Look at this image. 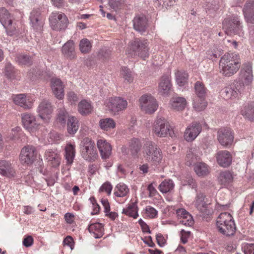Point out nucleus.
I'll return each instance as SVG.
<instances>
[{"label":"nucleus","mask_w":254,"mask_h":254,"mask_svg":"<svg viewBox=\"0 0 254 254\" xmlns=\"http://www.w3.org/2000/svg\"><path fill=\"white\" fill-rule=\"evenodd\" d=\"M127 54L131 57L138 56L145 60L149 56V48L147 42L136 38L130 42L127 50Z\"/></svg>","instance_id":"39448f33"},{"label":"nucleus","mask_w":254,"mask_h":254,"mask_svg":"<svg viewBox=\"0 0 254 254\" xmlns=\"http://www.w3.org/2000/svg\"><path fill=\"white\" fill-rule=\"evenodd\" d=\"M16 61L20 64L31 65L32 63L31 58L27 55L18 54L16 57Z\"/></svg>","instance_id":"49530a36"},{"label":"nucleus","mask_w":254,"mask_h":254,"mask_svg":"<svg viewBox=\"0 0 254 254\" xmlns=\"http://www.w3.org/2000/svg\"><path fill=\"white\" fill-rule=\"evenodd\" d=\"M240 72V78L244 85H249L253 80L252 64L250 63H246L242 65Z\"/></svg>","instance_id":"2eb2a0df"},{"label":"nucleus","mask_w":254,"mask_h":254,"mask_svg":"<svg viewBox=\"0 0 254 254\" xmlns=\"http://www.w3.org/2000/svg\"><path fill=\"white\" fill-rule=\"evenodd\" d=\"M140 106L142 110L146 113L152 114L158 108L156 100L151 95H143L139 100Z\"/></svg>","instance_id":"9d476101"},{"label":"nucleus","mask_w":254,"mask_h":254,"mask_svg":"<svg viewBox=\"0 0 254 254\" xmlns=\"http://www.w3.org/2000/svg\"><path fill=\"white\" fill-rule=\"evenodd\" d=\"M37 112L40 118L45 122L48 123L51 119V115L53 112L51 103L47 100H42L37 108Z\"/></svg>","instance_id":"f8f14e48"},{"label":"nucleus","mask_w":254,"mask_h":254,"mask_svg":"<svg viewBox=\"0 0 254 254\" xmlns=\"http://www.w3.org/2000/svg\"><path fill=\"white\" fill-rule=\"evenodd\" d=\"M61 139V136L55 131H51L47 136L48 143L58 142Z\"/></svg>","instance_id":"8fccbe9b"},{"label":"nucleus","mask_w":254,"mask_h":254,"mask_svg":"<svg viewBox=\"0 0 254 254\" xmlns=\"http://www.w3.org/2000/svg\"><path fill=\"white\" fill-rule=\"evenodd\" d=\"M243 11L247 22L254 23V0H248L244 5Z\"/></svg>","instance_id":"aec40b11"},{"label":"nucleus","mask_w":254,"mask_h":254,"mask_svg":"<svg viewBox=\"0 0 254 254\" xmlns=\"http://www.w3.org/2000/svg\"><path fill=\"white\" fill-rule=\"evenodd\" d=\"M153 130L155 134L160 137H165L168 134L171 137L175 136L173 128H154Z\"/></svg>","instance_id":"4c0bfd02"},{"label":"nucleus","mask_w":254,"mask_h":254,"mask_svg":"<svg viewBox=\"0 0 254 254\" xmlns=\"http://www.w3.org/2000/svg\"><path fill=\"white\" fill-rule=\"evenodd\" d=\"M218 179L221 185L226 186L233 182V177L231 172L225 171L219 174Z\"/></svg>","instance_id":"72a5a7b5"},{"label":"nucleus","mask_w":254,"mask_h":254,"mask_svg":"<svg viewBox=\"0 0 254 254\" xmlns=\"http://www.w3.org/2000/svg\"><path fill=\"white\" fill-rule=\"evenodd\" d=\"M195 96L193 99L192 105L196 111H201L206 108L207 102L205 100L207 89L201 81H197L194 83Z\"/></svg>","instance_id":"423d86ee"},{"label":"nucleus","mask_w":254,"mask_h":254,"mask_svg":"<svg viewBox=\"0 0 254 254\" xmlns=\"http://www.w3.org/2000/svg\"><path fill=\"white\" fill-rule=\"evenodd\" d=\"M30 22L34 29L41 31L43 25V19L41 13L38 10H33L30 17Z\"/></svg>","instance_id":"4be33fe9"},{"label":"nucleus","mask_w":254,"mask_h":254,"mask_svg":"<svg viewBox=\"0 0 254 254\" xmlns=\"http://www.w3.org/2000/svg\"><path fill=\"white\" fill-rule=\"evenodd\" d=\"M210 203L203 193L199 192L197 194L194 204L202 217L206 218L212 214V209L210 207Z\"/></svg>","instance_id":"6e6552de"},{"label":"nucleus","mask_w":254,"mask_h":254,"mask_svg":"<svg viewBox=\"0 0 254 254\" xmlns=\"http://www.w3.org/2000/svg\"><path fill=\"white\" fill-rule=\"evenodd\" d=\"M35 148L32 146L23 147L20 154V160L23 165L32 164L35 158Z\"/></svg>","instance_id":"4468645a"},{"label":"nucleus","mask_w":254,"mask_h":254,"mask_svg":"<svg viewBox=\"0 0 254 254\" xmlns=\"http://www.w3.org/2000/svg\"><path fill=\"white\" fill-rule=\"evenodd\" d=\"M5 73L9 78H13L15 76V70L13 66L10 63L6 64L5 67Z\"/></svg>","instance_id":"603ef678"},{"label":"nucleus","mask_w":254,"mask_h":254,"mask_svg":"<svg viewBox=\"0 0 254 254\" xmlns=\"http://www.w3.org/2000/svg\"><path fill=\"white\" fill-rule=\"evenodd\" d=\"M88 230L90 233L93 234L95 238H99L103 234V226L100 223H92L89 225Z\"/></svg>","instance_id":"2f4dec72"},{"label":"nucleus","mask_w":254,"mask_h":254,"mask_svg":"<svg viewBox=\"0 0 254 254\" xmlns=\"http://www.w3.org/2000/svg\"><path fill=\"white\" fill-rule=\"evenodd\" d=\"M223 29L227 35L240 34L242 26L238 17L232 16L225 18L223 21Z\"/></svg>","instance_id":"0eeeda50"},{"label":"nucleus","mask_w":254,"mask_h":254,"mask_svg":"<svg viewBox=\"0 0 254 254\" xmlns=\"http://www.w3.org/2000/svg\"><path fill=\"white\" fill-rule=\"evenodd\" d=\"M75 145L71 143H67L64 147L65 159L66 160V167L69 170L70 166L72 164L75 155Z\"/></svg>","instance_id":"5701e85b"},{"label":"nucleus","mask_w":254,"mask_h":254,"mask_svg":"<svg viewBox=\"0 0 254 254\" xmlns=\"http://www.w3.org/2000/svg\"><path fill=\"white\" fill-rule=\"evenodd\" d=\"M184 185H188L192 189L196 188V187L195 180L191 177H189L187 178L186 180H184Z\"/></svg>","instance_id":"338daca9"},{"label":"nucleus","mask_w":254,"mask_h":254,"mask_svg":"<svg viewBox=\"0 0 254 254\" xmlns=\"http://www.w3.org/2000/svg\"><path fill=\"white\" fill-rule=\"evenodd\" d=\"M75 216L72 213H66L64 214V220L67 223L71 224L74 222Z\"/></svg>","instance_id":"69168bd1"},{"label":"nucleus","mask_w":254,"mask_h":254,"mask_svg":"<svg viewBox=\"0 0 254 254\" xmlns=\"http://www.w3.org/2000/svg\"><path fill=\"white\" fill-rule=\"evenodd\" d=\"M171 108L177 111H181L185 109L187 101L185 98L181 97H173L170 100Z\"/></svg>","instance_id":"cd10ccee"},{"label":"nucleus","mask_w":254,"mask_h":254,"mask_svg":"<svg viewBox=\"0 0 254 254\" xmlns=\"http://www.w3.org/2000/svg\"><path fill=\"white\" fill-rule=\"evenodd\" d=\"M174 187V184L171 180H165L159 186L158 189L162 193L171 191Z\"/></svg>","instance_id":"a19ab883"},{"label":"nucleus","mask_w":254,"mask_h":254,"mask_svg":"<svg viewBox=\"0 0 254 254\" xmlns=\"http://www.w3.org/2000/svg\"><path fill=\"white\" fill-rule=\"evenodd\" d=\"M22 125L24 127H34L36 124L35 117L28 113H24L21 115Z\"/></svg>","instance_id":"e433bc0d"},{"label":"nucleus","mask_w":254,"mask_h":254,"mask_svg":"<svg viewBox=\"0 0 254 254\" xmlns=\"http://www.w3.org/2000/svg\"><path fill=\"white\" fill-rule=\"evenodd\" d=\"M176 214L178 217L180 219H190V214L184 208L177 209L176 210Z\"/></svg>","instance_id":"5fc2aeb1"},{"label":"nucleus","mask_w":254,"mask_h":254,"mask_svg":"<svg viewBox=\"0 0 254 254\" xmlns=\"http://www.w3.org/2000/svg\"><path fill=\"white\" fill-rule=\"evenodd\" d=\"M100 155L103 159H107L111 154L112 147L110 144L104 139H99L97 142Z\"/></svg>","instance_id":"6ab92c4d"},{"label":"nucleus","mask_w":254,"mask_h":254,"mask_svg":"<svg viewBox=\"0 0 254 254\" xmlns=\"http://www.w3.org/2000/svg\"><path fill=\"white\" fill-rule=\"evenodd\" d=\"M78 111L82 115L86 116L92 113L93 107L89 102L83 100L78 103Z\"/></svg>","instance_id":"7c9ffc66"},{"label":"nucleus","mask_w":254,"mask_h":254,"mask_svg":"<svg viewBox=\"0 0 254 254\" xmlns=\"http://www.w3.org/2000/svg\"><path fill=\"white\" fill-rule=\"evenodd\" d=\"M121 0H109V5L115 11L117 10L121 5Z\"/></svg>","instance_id":"e2e57ef3"},{"label":"nucleus","mask_w":254,"mask_h":254,"mask_svg":"<svg viewBox=\"0 0 254 254\" xmlns=\"http://www.w3.org/2000/svg\"><path fill=\"white\" fill-rule=\"evenodd\" d=\"M80 152L83 159L88 162H93L98 158L95 143L91 138L85 137L80 143Z\"/></svg>","instance_id":"20e7f679"},{"label":"nucleus","mask_w":254,"mask_h":254,"mask_svg":"<svg viewBox=\"0 0 254 254\" xmlns=\"http://www.w3.org/2000/svg\"><path fill=\"white\" fill-rule=\"evenodd\" d=\"M241 66L240 56L236 53H228L224 54L219 62L220 72L227 77L234 75Z\"/></svg>","instance_id":"f257e3e1"},{"label":"nucleus","mask_w":254,"mask_h":254,"mask_svg":"<svg viewBox=\"0 0 254 254\" xmlns=\"http://www.w3.org/2000/svg\"><path fill=\"white\" fill-rule=\"evenodd\" d=\"M100 127H115L116 123L112 118L103 119L99 121Z\"/></svg>","instance_id":"3c124183"},{"label":"nucleus","mask_w":254,"mask_h":254,"mask_svg":"<svg viewBox=\"0 0 254 254\" xmlns=\"http://www.w3.org/2000/svg\"><path fill=\"white\" fill-rule=\"evenodd\" d=\"M216 157L218 164L223 167H229L232 161V155L227 150L218 151L216 155Z\"/></svg>","instance_id":"f3484780"},{"label":"nucleus","mask_w":254,"mask_h":254,"mask_svg":"<svg viewBox=\"0 0 254 254\" xmlns=\"http://www.w3.org/2000/svg\"><path fill=\"white\" fill-rule=\"evenodd\" d=\"M127 105V101L119 97H111L106 103L108 110L115 115L126 109Z\"/></svg>","instance_id":"9b49d317"},{"label":"nucleus","mask_w":254,"mask_h":254,"mask_svg":"<svg viewBox=\"0 0 254 254\" xmlns=\"http://www.w3.org/2000/svg\"><path fill=\"white\" fill-rule=\"evenodd\" d=\"M242 115L250 121H254V102L247 104L241 111Z\"/></svg>","instance_id":"c756f323"},{"label":"nucleus","mask_w":254,"mask_h":254,"mask_svg":"<svg viewBox=\"0 0 254 254\" xmlns=\"http://www.w3.org/2000/svg\"><path fill=\"white\" fill-rule=\"evenodd\" d=\"M156 239L157 243L159 246L162 247L164 246L166 243V240L161 234H157L156 235Z\"/></svg>","instance_id":"774afa93"},{"label":"nucleus","mask_w":254,"mask_h":254,"mask_svg":"<svg viewBox=\"0 0 254 254\" xmlns=\"http://www.w3.org/2000/svg\"><path fill=\"white\" fill-rule=\"evenodd\" d=\"M51 88L55 96L61 100L64 98V85L62 81L57 78L51 79Z\"/></svg>","instance_id":"a211bd4d"},{"label":"nucleus","mask_w":254,"mask_h":254,"mask_svg":"<svg viewBox=\"0 0 254 254\" xmlns=\"http://www.w3.org/2000/svg\"><path fill=\"white\" fill-rule=\"evenodd\" d=\"M0 174L6 177L11 178L15 176V172L9 162L0 160Z\"/></svg>","instance_id":"393cba45"},{"label":"nucleus","mask_w":254,"mask_h":254,"mask_svg":"<svg viewBox=\"0 0 254 254\" xmlns=\"http://www.w3.org/2000/svg\"><path fill=\"white\" fill-rule=\"evenodd\" d=\"M0 22L6 29L7 33L9 35L11 36L14 34L15 28L12 26V20L9 13L5 8H0Z\"/></svg>","instance_id":"ddd939ff"},{"label":"nucleus","mask_w":254,"mask_h":254,"mask_svg":"<svg viewBox=\"0 0 254 254\" xmlns=\"http://www.w3.org/2000/svg\"><path fill=\"white\" fill-rule=\"evenodd\" d=\"M171 87L172 84L170 77L166 75L162 76L159 83V93L164 96L168 95L171 90Z\"/></svg>","instance_id":"412c9836"},{"label":"nucleus","mask_w":254,"mask_h":254,"mask_svg":"<svg viewBox=\"0 0 254 254\" xmlns=\"http://www.w3.org/2000/svg\"><path fill=\"white\" fill-rule=\"evenodd\" d=\"M244 89V84L237 81L223 88L221 93L222 96L226 100L233 99L239 97Z\"/></svg>","instance_id":"1a4fd4ad"},{"label":"nucleus","mask_w":254,"mask_h":254,"mask_svg":"<svg viewBox=\"0 0 254 254\" xmlns=\"http://www.w3.org/2000/svg\"><path fill=\"white\" fill-rule=\"evenodd\" d=\"M112 190V186L109 182H106L103 184L100 188V191H105L108 194H110Z\"/></svg>","instance_id":"680f3d73"},{"label":"nucleus","mask_w":254,"mask_h":254,"mask_svg":"<svg viewBox=\"0 0 254 254\" xmlns=\"http://www.w3.org/2000/svg\"><path fill=\"white\" fill-rule=\"evenodd\" d=\"M172 124L165 118L158 117L154 123V127H171Z\"/></svg>","instance_id":"09e8293b"},{"label":"nucleus","mask_w":254,"mask_h":254,"mask_svg":"<svg viewBox=\"0 0 254 254\" xmlns=\"http://www.w3.org/2000/svg\"><path fill=\"white\" fill-rule=\"evenodd\" d=\"M45 157L54 167L58 166L60 164L61 159L58 154L53 151H47L45 153Z\"/></svg>","instance_id":"c9c22d12"},{"label":"nucleus","mask_w":254,"mask_h":254,"mask_svg":"<svg viewBox=\"0 0 254 254\" xmlns=\"http://www.w3.org/2000/svg\"><path fill=\"white\" fill-rule=\"evenodd\" d=\"M79 47L82 53H87L90 51L92 45L88 39H83L80 41Z\"/></svg>","instance_id":"de8ad7c7"},{"label":"nucleus","mask_w":254,"mask_h":254,"mask_svg":"<svg viewBox=\"0 0 254 254\" xmlns=\"http://www.w3.org/2000/svg\"><path fill=\"white\" fill-rule=\"evenodd\" d=\"M175 76L176 82L180 86H184L188 81V74L184 70H178Z\"/></svg>","instance_id":"ea45409f"},{"label":"nucleus","mask_w":254,"mask_h":254,"mask_svg":"<svg viewBox=\"0 0 254 254\" xmlns=\"http://www.w3.org/2000/svg\"><path fill=\"white\" fill-rule=\"evenodd\" d=\"M194 170L198 176H204L209 173L208 166L204 163H199L195 164Z\"/></svg>","instance_id":"c03bdc74"},{"label":"nucleus","mask_w":254,"mask_h":254,"mask_svg":"<svg viewBox=\"0 0 254 254\" xmlns=\"http://www.w3.org/2000/svg\"><path fill=\"white\" fill-rule=\"evenodd\" d=\"M198 156L195 154L194 150L192 148L190 149L188 151L186 158V164L190 166L196 164V163L198 160Z\"/></svg>","instance_id":"37998d69"},{"label":"nucleus","mask_w":254,"mask_h":254,"mask_svg":"<svg viewBox=\"0 0 254 254\" xmlns=\"http://www.w3.org/2000/svg\"><path fill=\"white\" fill-rule=\"evenodd\" d=\"M145 212L148 217L153 218L156 217L157 214V211L153 207L148 206L145 208Z\"/></svg>","instance_id":"4d7b16f0"},{"label":"nucleus","mask_w":254,"mask_h":254,"mask_svg":"<svg viewBox=\"0 0 254 254\" xmlns=\"http://www.w3.org/2000/svg\"><path fill=\"white\" fill-rule=\"evenodd\" d=\"M121 75L125 79V81L130 83L133 82L134 77L132 71L126 66L122 67Z\"/></svg>","instance_id":"a18cd8bd"},{"label":"nucleus","mask_w":254,"mask_h":254,"mask_svg":"<svg viewBox=\"0 0 254 254\" xmlns=\"http://www.w3.org/2000/svg\"><path fill=\"white\" fill-rule=\"evenodd\" d=\"M67 101L71 105L75 104L77 101L78 98L76 94L72 91H70L67 94Z\"/></svg>","instance_id":"052dcab7"},{"label":"nucleus","mask_w":254,"mask_h":254,"mask_svg":"<svg viewBox=\"0 0 254 254\" xmlns=\"http://www.w3.org/2000/svg\"><path fill=\"white\" fill-rule=\"evenodd\" d=\"M75 242L73 238L70 236H67L64 238V246H68L71 250L74 248Z\"/></svg>","instance_id":"bf43d9fd"},{"label":"nucleus","mask_w":254,"mask_h":254,"mask_svg":"<svg viewBox=\"0 0 254 254\" xmlns=\"http://www.w3.org/2000/svg\"><path fill=\"white\" fill-rule=\"evenodd\" d=\"M62 14L53 13L49 18V21L52 28L56 31H61L64 27Z\"/></svg>","instance_id":"b1692460"},{"label":"nucleus","mask_w":254,"mask_h":254,"mask_svg":"<svg viewBox=\"0 0 254 254\" xmlns=\"http://www.w3.org/2000/svg\"><path fill=\"white\" fill-rule=\"evenodd\" d=\"M181 234V242L185 244L188 242V238H190V231H186L183 229H182L180 232Z\"/></svg>","instance_id":"13d9d810"},{"label":"nucleus","mask_w":254,"mask_h":254,"mask_svg":"<svg viewBox=\"0 0 254 254\" xmlns=\"http://www.w3.org/2000/svg\"><path fill=\"white\" fill-rule=\"evenodd\" d=\"M201 131V128H186L184 137L188 141L193 140Z\"/></svg>","instance_id":"f704fd0d"},{"label":"nucleus","mask_w":254,"mask_h":254,"mask_svg":"<svg viewBox=\"0 0 254 254\" xmlns=\"http://www.w3.org/2000/svg\"><path fill=\"white\" fill-rule=\"evenodd\" d=\"M143 154L146 161L152 166H157L163 159L161 149L154 142L146 141L143 146Z\"/></svg>","instance_id":"f03ea898"},{"label":"nucleus","mask_w":254,"mask_h":254,"mask_svg":"<svg viewBox=\"0 0 254 254\" xmlns=\"http://www.w3.org/2000/svg\"><path fill=\"white\" fill-rule=\"evenodd\" d=\"M111 55V52L109 50L103 49H101L98 54V57L100 59L103 60H106L110 57Z\"/></svg>","instance_id":"6e6d98bb"},{"label":"nucleus","mask_w":254,"mask_h":254,"mask_svg":"<svg viewBox=\"0 0 254 254\" xmlns=\"http://www.w3.org/2000/svg\"><path fill=\"white\" fill-rule=\"evenodd\" d=\"M133 26L135 30L143 34L147 27L146 18L144 16L135 17L133 20Z\"/></svg>","instance_id":"a878e982"},{"label":"nucleus","mask_w":254,"mask_h":254,"mask_svg":"<svg viewBox=\"0 0 254 254\" xmlns=\"http://www.w3.org/2000/svg\"><path fill=\"white\" fill-rule=\"evenodd\" d=\"M67 127H78L79 126L78 120L73 116H68L67 119Z\"/></svg>","instance_id":"864d4df0"},{"label":"nucleus","mask_w":254,"mask_h":254,"mask_svg":"<svg viewBox=\"0 0 254 254\" xmlns=\"http://www.w3.org/2000/svg\"><path fill=\"white\" fill-rule=\"evenodd\" d=\"M141 147L142 144L138 138H133L128 142V149L133 157H138V154L140 151Z\"/></svg>","instance_id":"bb28decb"},{"label":"nucleus","mask_w":254,"mask_h":254,"mask_svg":"<svg viewBox=\"0 0 254 254\" xmlns=\"http://www.w3.org/2000/svg\"><path fill=\"white\" fill-rule=\"evenodd\" d=\"M216 226L218 232L226 237L234 236L236 226L233 216L228 212L221 213L217 217Z\"/></svg>","instance_id":"7ed1b4c3"},{"label":"nucleus","mask_w":254,"mask_h":254,"mask_svg":"<svg viewBox=\"0 0 254 254\" xmlns=\"http://www.w3.org/2000/svg\"><path fill=\"white\" fill-rule=\"evenodd\" d=\"M12 99L14 103L25 109H30L31 108V103H27L26 101V96L25 94H21L13 95Z\"/></svg>","instance_id":"473e14b6"},{"label":"nucleus","mask_w":254,"mask_h":254,"mask_svg":"<svg viewBox=\"0 0 254 254\" xmlns=\"http://www.w3.org/2000/svg\"><path fill=\"white\" fill-rule=\"evenodd\" d=\"M129 192V189L124 184L120 183L115 188L114 194L117 197L126 196Z\"/></svg>","instance_id":"79ce46f5"},{"label":"nucleus","mask_w":254,"mask_h":254,"mask_svg":"<svg viewBox=\"0 0 254 254\" xmlns=\"http://www.w3.org/2000/svg\"><path fill=\"white\" fill-rule=\"evenodd\" d=\"M218 139L223 146L231 145L233 142L234 135L231 128H220L218 131Z\"/></svg>","instance_id":"dca6fc26"},{"label":"nucleus","mask_w":254,"mask_h":254,"mask_svg":"<svg viewBox=\"0 0 254 254\" xmlns=\"http://www.w3.org/2000/svg\"><path fill=\"white\" fill-rule=\"evenodd\" d=\"M64 57L70 60L76 57L74 42L72 40H69L64 43Z\"/></svg>","instance_id":"c85d7f7f"},{"label":"nucleus","mask_w":254,"mask_h":254,"mask_svg":"<svg viewBox=\"0 0 254 254\" xmlns=\"http://www.w3.org/2000/svg\"><path fill=\"white\" fill-rule=\"evenodd\" d=\"M122 213L129 217L136 218L138 216L136 204L135 203L129 204L127 208L123 209Z\"/></svg>","instance_id":"58836bf2"},{"label":"nucleus","mask_w":254,"mask_h":254,"mask_svg":"<svg viewBox=\"0 0 254 254\" xmlns=\"http://www.w3.org/2000/svg\"><path fill=\"white\" fill-rule=\"evenodd\" d=\"M244 250L245 254H254V244H247Z\"/></svg>","instance_id":"0e129e2a"}]
</instances>
